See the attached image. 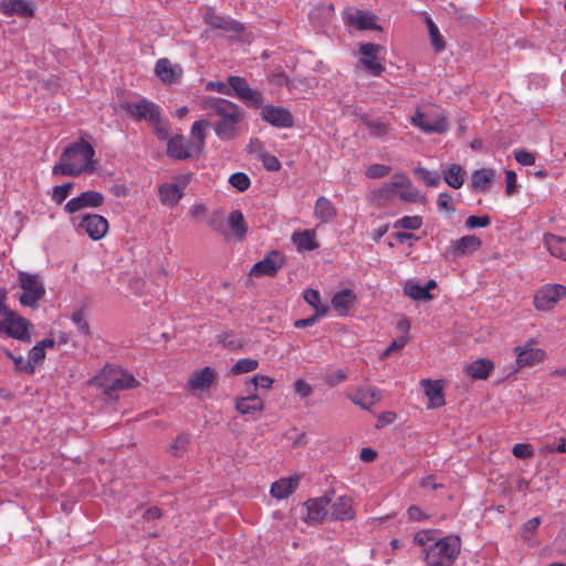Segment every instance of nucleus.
<instances>
[{
    "label": "nucleus",
    "instance_id": "obj_56",
    "mask_svg": "<svg viewBox=\"0 0 566 566\" xmlns=\"http://www.w3.org/2000/svg\"><path fill=\"white\" fill-rule=\"evenodd\" d=\"M329 307H321V308H317V313L315 312L314 315L307 317V318H303V319H297L295 323H294V326L296 328H305V327H308V326H312L314 325L318 318L321 316H325L328 312Z\"/></svg>",
    "mask_w": 566,
    "mask_h": 566
},
{
    "label": "nucleus",
    "instance_id": "obj_2",
    "mask_svg": "<svg viewBox=\"0 0 566 566\" xmlns=\"http://www.w3.org/2000/svg\"><path fill=\"white\" fill-rule=\"evenodd\" d=\"M202 107L209 115H216L219 120L214 123V132L222 140H231L239 133V124L244 114L239 105L220 97H207Z\"/></svg>",
    "mask_w": 566,
    "mask_h": 566
},
{
    "label": "nucleus",
    "instance_id": "obj_64",
    "mask_svg": "<svg viewBox=\"0 0 566 566\" xmlns=\"http://www.w3.org/2000/svg\"><path fill=\"white\" fill-rule=\"evenodd\" d=\"M514 158L523 166H532L535 164V155L525 149L515 150Z\"/></svg>",
    "mask_w": 566,
    "mask_h": 566
},
{
    "label": "nucleus",
    "instance_id": "obj_5",
    "mask_svg": "<svg viewBox=\"0 0 566 566\" xmlns=\"http://www.w3.org/2000/svg\"><path fill=\"white\" fill-rule=\"evenodd\" d=\"M122 108L137 122L147 120L159 124L161 120L159 106L146 98L123 103Z\"/></svg>",
    "mask_w": 566,
    "mask_h": 566
},
{
    "label": "nucleus",
    "instance_id": "obj_33",
    "mask_svg": "<svg viewBox=\"0 0 566 566\" xmlns=\"http://www.w3.org/2000/svg\"><path fill=\"white\" fill-rule=\"evenodd\" d=\"M210 122L207 119L196 120L191 127V146L195 151L201 155L205 147L206 133L205 130L210 126Z\"/></svg>",
    "mask_w": 566,
    "mask_h": 566
},
{
    "label": "nucleus",
    "instance_id": "obj_51",
    "mask_svg": "<svg viewBox=\"0 0 566 566\" xmlns=\"http://www.w3.org/2000/svg\"><path fill=\"white\" fill-rule=\"evenodd\" d=\"M73 182H66L64 185L55 186L52 190L51 198L56 205H61L70 195L73 189Z\"/></svg>",
    "mask_w": 566,
    "mask_h": 566
},
{
    "label": "nucleus",
    "instance_id": "obj_49",
    "mask_svg": "<svg viewBox=\"0 0 566 566\" xmlns=\"http://www.w3.org/2000/svg\"><path fill=\"white\" fill-rule=\"evenodd\" d=\"M422 226V218L419 216H406L397 220L394 224L395 228H401L406 230H418Z\"/></svg>",
    "mask_w": 566,
    "mask_h": 566
},
{
    "label": "nucleus",
    "instance_id": "obj_19",
    "mask_svg": "<svg viewBox=\"0 0 566 566\" xmlns=\"http://www.w3.org/2000/svg\"><path fill=\"white\" fill-rule=\"evenodd\" d=\"M103 386L105 388V394L111 395L113 391L136 387L137 380L130 374L123 371H114L109 379Z\"/></svg>",
    "mask_w": 566,
    "mask_h": 566
},
{
    "label": "nucleus",
    "instance_id": "obj_11",
    "mask_svg": "<svg viewBox=\"0 0 566 566\" xmlns=\"http://www.w3.org/2000/svg\"><path fill=\"white\" fill-rule=\"evenodd\" d=\"M104 203V196L99 191L88 190L82 192L80 196L70 199L65 206L64 211L69 214L81 211L85 208H97Z\"/></svg>",
    "mask_w": 566,
    "mask_h": 566
},
{
    "label": "nucleus",
    "instance_id": "obj_18",
    "mask_svg": "<svg viewBox=\"0 0 566 566\" xmlns=\"http://www.w3.org/2000/svg\"><path fill=\"white\" fill-rule=\"evenodd\" d=\"M482 241L480 238L473 234L464 235L459 240L452 242L448 250V254H451L453 259L470 254L480 249Z\"/></svg>",
    "mask_w": 566,
    "mask_h": 566
},
{
    "label": "nucleus",
    "instance_id": "obj_7",
    "mask_svg": "<svg viewBox=\"0 0 566 566\" xmlns=\"http://www.w3.org/2000/svg\"><path fill=\"white\" fill-rule=\"evenodd\" d=\"M334 494L335 491L331 490L322 496L307 500L304 503L306 510L305 522L310 524H321L326 517H328L329 510L327 507L331 504Z\"/></svg>",
    "mask_w": 566,
    "mask_h": 566
},
{
    "label": "nucleus",
    "instance_id": "obj_42",
    "mask_svg": "<svg viewBox=\"0 0 566 566\" xmlns=\"http://www.w3.org/2000/svg\"><path fill=\"white\" fill-rule=\"evenodd\" d=\"M254 144L260 148L259 159L262 161L264 168L268 171L280 170V168H281L280 160L274 155L266 153L258 139L254 142ZM251 145H253V142L251 143Z\"/></svg>",
    "mask_w": 566,
    "mask_h": 566
},
{
    "label": "nucleus",
    "instance_id": "obj_25",
    "mask_svg": "<svg viewBox=\"0 0 566 566\" xmlns=\"http://www.w3.org/2000/svg\"><path fill=\"white\" fill-rule=\"evenodd\" d=\"M352 401L363 409L369 410L375 403L380 401L381 392L375 387L358 389L353 396Z\"/></svg>",
    "mask_w": 566,
    "mask_h": 566
},
{
    "label": "nucleus",
    "instance_id": "obj_46",
    "mask_svg": "<svg viewBox=\"0 0 566 566\" xmlns=\"http://www.w3.org/2000/svg\"><path fill=\"white\" fill-rule=\"evenodd\" d=\"M437 207L440 212L453 214L455 212V205L452 196L449 192H441L437 199Z\"/></svg>",
    "mask_w": 566,
    "mask_h": 566
},
{
    "label": "nucleus",
    "instance_id": "obj_59",
    "mask_svg": "<svg viewBox=\"0 0 566 566\" xmlns=\"http://www.w3.org/2000/svg\"><path fill=\"white\" fill-rule=\"evenodd\" d=\"M13 363L17 371L25 373L27 375H33L35 371L34 365L22 356L13 358Z\"/></svg>",
    "mask_w": 566,
    "mask_h": 566
},
{
    "label": "nucleus",
    "instance_id": "obj_24",
    "mask_svg": "<svg viewBox=\"0 0 566 566\" xmlns=\"http://www.w3.org/2000/svg\"><path fill=\"white\" fill-rule=\"evenodd\" d=\"M205 22L213 29L224 31L240 32L243 30L242 23L230 18L217 15L211 9L205 14Z\"/></svg>",
    "mask_w": 566,
    "mask_h": 566
},
{
    "label": "nucleus",
    "instance_id": "obj_36",
    "mask_svg": "<svg viewBox=\"0 0 566 566\" xmlns=\"http://www.w3.org/2000/svg\"><path fill=\"white\" fill-rule=\"evenodd\" d=\"M292 241L298 251H313L318 248V243L314 238V232L310 230L294 232Z\"/></svg>",
    "mask_w": 566,
    "mask_h": 566
},
{
    "label": "nucleus",
    "instance_id": "obj_14",
    "mask_svg": "<svg viewBox=\"0 0 566 566\" xmlns=\"http://www.w3.org/2000/svg\"><path fill=\"white\" fill-rule=\"evenodd\" d=\"M167 155L176 160L198 158L200 156L191 146V140L185 139L181 135H176L168 139Z\"/></svg>",
    "mask_w": 566,
    "mask_h": 566
},
{
    "label": "nucleus",
    "instance_id": "obj_21",
    "mask_svg": "<svg viewBox=\"0 0 566 566\" xmlns=\"http://www.w3.org/2000/svg\"><path fill=\"white\" fill-rule=\"evenodd\" d=\"M395 185L399 187L398 197L407 202H417L423 199L419 190L413 187L412 182L405 175H395Z\"/></svg>",
    "mask_w": 566,
    "mask_h": 566
},
{
    "label": "nucleus",
    "instance_id": "obj_55",
    "mask_svg": "<svg viewBox=\"0 0 566 566\" xmlns=\"http://www.w3.org/2000/svg\"><path fill=\"white\" fill-rule=\"evenodd\" d=\"M399 187L395 185V176L392 177V180L390 184L384 185L378 190V199L379 200H391L394 197L398 196Z\"/></svg>",
    "mask_w": 566,
    "mask_h": 566
},
{
    "label": "nucleus",
    "instance_id": "obj_6",
    "mask_svg": "<svg viewBox=\"0 0 566 566\" xmlns=\"http://www.w3.org/2000/svg\"><path fill=\"white\" fill-rule=\"evenodd\" d=\"M30 326L31 323L27 318L18 315L13 311L8 313V315L0 321V332L25 343H31V335L29 333Z\"/></svg>",
    "mask_w": 566,
    "mask_h": 566
},
{
    "label": "nucleus",
    "instance_id": "obj_27",
    "mask_svg": "<svg viewBox=\"0 0 566 566\" xmlns=\"http://www.w3.org/2000/svg\"><path fill=\"white\" fill-rule=\"evenodd\" d=\"M155 74L167 84L178 82L181 76V70L172 66L168 59H159L155 65Z\"/></svg>",
    "mask_w": 566,
    "mask_h": 566
},
{
    "label": "nucleus",
    "instance_id": "obj_31",
    "mask_svg": "<svg viewBox=\"0 0 566 566\" xmlns=\"http://www.w3.org/2000/svg\"><path fill=\"white\" fill-rule=\"evenodd\" d=\"M494 364L488 358L478 359L465 366V373L473 379H486L493 370Z\"/></svg>",
    "mask_w": 566,
    "mask_h": 566
},
{
    "label": "nucleus",
    "instance_id": "obj_53",
    "mask_svg": "<svg viewBox=\"0 0 566 566\" xmlns=\"http://www.w3.org/2000/svg\"><path fill=\"white\" fill-rule=\"evenodd\" d=\"M228 84L234 91L238 98L250 87L248 81L241 76H229Z\"/></svg>",
    "mask_w": 566,
    "mask_h": 566
},
{
    "label": "nucleus",
    "instance_id": "obj_17",
    "mask_svg": "<svg viewBox=\"0 0 566 566\" xmlns=\"http://www.w3.org/2000/svg\"><path fill=\"white\" fill-rule=\"evenodd\" d=\"M329 518L332 521H350L355 517L353 500L349 496H338L333 503L331 502Z\"/></svg>",
    "mask_w": 566,
    "mask_h": 566
},
{
    "label": "nucleus",
    "instance_id": "obj_22",
    "mask_svg": "<svg viewBox=\"0 0 566 566\" xmlns=\"http://www.w3.org/2000/svg\"><path fill=\"white\" fill-rule=\"evenodd\" d=\"M357 296L350 289H344L334 294L332 297V306L339 316L348 314L349 310L356 303Z\"/></svg>",
    "mask_w": 566,
    "mask_h": 566
},
{
    "label": "nucleus",
    "instance_id": "obj_44",
    "mask_svg": "<svg viewBox=\"0 0 566 566\" xmlns=\"http://www.w3.org/2000/svg\"><path fill=\"white\" fill-rule=\"evenodd\" d=\"M190 443V438L186 433H180L176 437L174 442L169 447V452L174 457H181Z\"/></svg>",
    "mask_w": 566,
    "mask_h": 566
},
{
    "label": "nucleus",
    "instance_id": "obj_32",
    "mask_svg": "<svg viewBox=\"0 0 566 566\" xmlns=\"http://www.w3.org/2000/svg\"><path fill=\"white\" fill-rule=\"evenodd\" d=\"M544 243L553 256L566 261V238L565 237L546 233L544 235Z\"/></svg>",
    "mask_w": 566,
    "mask_h": 566
},
{
    "label": "nucleus",
    "instance_id": "obj_45",
    "mask_svg": "<svg viewBox=\"0 0 566 566\" xmlns=\"http://www.w3.org/2000/svg\"><path fill=\"white\" fill-rule=\"evenodd\" d=\"M259 363L252 358H242L239 359L233 367L231 368V373L233 375H241L245 373L253 371L258 368Z\"/></svg>",
    "mask_w": 566,
    "mask_h": 566
},
{
    "label": "nucleus",
    "instance_id": "obj_47",
    "mask_svg": "<svg viewBox=\"0 0 566 566\" xmlns=\"http://www.w3.org/2000/svg\"><path fill=\"white\" fill-rule=\"evenodd\" d=\"M415 174L426 184L428 187H436L440 184V175L437 171H430L423 167L415 169Z\"/></svg>",
    "mask_w": 566,
    "mask_h": 566
},
{
    "label": "nucleus",
    "instance_id": "obj_4",
    "mask_svg": "<svg viewBox=\"0 0 566 566\" xmlns=\"http://www.w3.org/2000/svg\"><path fill=\"white\" fill-rule=\"evenodd\" d=\"M19 285L24 291L19 301L23 306L38 307V302L45 295V287L39 274L19 271Z\"/></svg>",
    "mask_w": 566,
    "mask_h": 566
},
{
    "label": "nucleus",
    "instance_id": "obj_13",
    "mask_svg": "<svg viewBox=\"0 0 566 566\" xmlns=\"http://www.w3.org/2000/svg\"><path fill=\"white\" fill-rule=\"evenodd\" d=\"M78 229L83 230L92 240L97 241L108 231V221L99 214H84L81 217Z\"/></svg>",
    "mask_w": 566,
    "mask_h": 566
},
{
    "label": "nucleus",
    "instance_id": "obj_57",
    "mask_svg": "<svg viewBox=\"0 0 566 566\" xmlns=\"http://www.w3.org/2000/svg\"><path fill=\"white\" fill-rule=\"evenodd\" d=\"M304 300L308 305H311L312 307L315 308L316 313H317V308L328 307V305L321 303L319 292L314 289H307L304 291Z\"/></svg>",
    "mask_w": 566,
    "mask_h": 566
},
{
    "label": "nucleus",
    "instance_id": "obj_54",
    "mask_svg": "<svg viewBox=\"0 0 566 566\" xmlns=\"http://www.w3.org/2000/svg\"><path fill=\"white\" fill-rule=\"evenodd\" d=\"M539 524H541L539 517H533V518L528 520L527 522H525L522 526V533H521L522 538L526 542H530L532 536L537 531Z\"/></svg>",
    "mask_w": 566,
    "mask_h": 566
},
{
    "label": "nucleus",
    "instance_id": "obj_10",
    "mask_svg": "<svg viewBox=\"0 0 566 566\" xmlns=\"http://www.w3.org/2000/svg\"><path fill=\"white\" fill-rule=\"evenodd\" d=\"M285 260L281 252L273 250L269 252L264 259L256 262L250 270L252 276H275L276 273L284 266Z\"/></svg>",
    "mask_w": 566,
    "mask_h": 566
},
{
    "label": "nucleus",
    "instance_id": "obj_50",
    "mask_svg": "<svg viewBox=\"0 0 566 566\" xmlns=\"http://www.w3.org/2000/svg\"><path fill=\"white\" fill-rule=\"evenodd\" d=\"M73 324L76 326L80 334L88 336L91 334L90 325L86 321L85 313L83 310L74 312L71 316Z\"/></svg>",
    "mask_w": 566,
    "mask_h": 566
},
{
    "label": "nucleus",
    "instance_id": "obj_41",
    "mask_svg": "<svg viewBox=\"0 0 566 566\" xmlns=\"http://www.w3.org/2000/svg\"><path fill=\"white\" fill-rule=\"evenodd\" d=\"M403 292L415 301H428L432 298V295L427 291V289H424V286L412 281L406 282Z\"/></svg>",
    "mask_w": 566,
    "mask_h": 566
},
{
    "label": "nucleus",
    "instance_id": "obj_34",
    "mask_svg": "<svg viewBox=\"0 0 566 566\" xmlns=\"http://www.w3.org/2000/svg\"><path fill=\"white\" fill-rule=\"evenodd\" d=\"M315 217L323 223L332 221L336 217V208L326 197H319L315 202Z\"/></svg>",
    "mask_w": 566,
    "mask_h": 566
},
{
    "label": "nucleus",
    "instance_id": "obj_40",
    "mask_svg": "<svg viewBox=\"0 0 566 566\" xmlns=\"http://www.w3.org/2000/svg\"><path fill=\"white\" fill-rule=\"evenodd\" d=\"M361 122L368 129L369 135L375 138H381L385 135H387L390 130L389 124L380 119L363 116Z\"/></svg>",
    "mask_w": 566,
    "mask_h": 566
},
{
    "label": "nucleus",
    "instance_id": "obj_30",
    "mask_svg": "<svg viewBox=\"0 0 566 566\" xmlns=\"http://www.w3.org/2000/svg\"><path fill=\"white\" fill-rule=\"evenodd\" d=\"M216 377V373L210 367H205L200 370L195 371L190 379L189 386L193 390H203L211 386Z\"/></svg>",
    "mask_w": 566,
    "mask_h": 566
},
{
    "label": "nucleus",
    "instance_id": "obj_3",
    "mask_svg": "<svg viewBox=\"0 0 566 566\" xmlns=\"http://www.w3.org/2000/svg\"><path fill=\"white\" fill-rule=\"evenodd\" d=\"M460 551L459 536H444L423 549V560L428 566H452Z\"/></svg>",
    "mask_w": 566,
    "mask_h": 566
},
{
    "label": "nucleus",
    "instance_id": "obj_43",
    "mask_svg": "<svg viewBox=\"0 0 566 566\" xmlns=\"http://www.w3.org/2000/svg\"><path fill=\"white\" fill-rule=\"evenodd\" d=\"M240 99L249 107L259 108L262 106L264 98L261 92L252 90L249 87L243 95L240 96Z\"/></svg>",
    "mask_w": 566,
    "mask_h": 566
},
{
    "label": "nucleus",
    "instance_id": "obj_26",
    "mask_svg": "<svg viewBox=\"0 0 566 566\" xmlns=\"http://www.w3.org/2000/svg\"><path fill=\"white\" fill-rule=\"evenodd\" d=\"M0 8L6 15L32 17L34 12L32 2L24 0H2Z\"/></svg>",
    "mask_w": 566,
    "mask_h": 566
},
{
    "label": "nucleus",
    "instance_id": "obj_15",
    "mask_svg": "<svg viewBox=\"0 0 566 566\" xmlns=\"http://www.w3.org/2000/svg\"><path fill=\"white\" fill-rule=\"evenodd\" d=\"M382 50V46L374 43L360 44L359 52L364 55L360 59V63L370 72L373 75H380L385 67L377 61L378 53Z\"/></svg>",
    "mask_w": 566,
    "mask_h": 566
},
{
    "label": "nucleus",
    "instance_id": "obj_28",
    "mask_svg": "<svg viewBox=\"0 0 566 566\" xmlns=\"http://www.w3.org/2000/svg\"><path fill=\"white\" fill-rule=\"evenodd\" d=\"M300 478L291 476L286 479H280L271 485L270 493L273 497L282 500L287 497L298 485Z\"/></svg>",
    "mask_w": 566,
    "mask_h": 566
},
{
    "label": "nucleus",
    "instance_id": "obj_60",
    "mask_svg": "<svg viewBox=\"0 0 566 566\" xmlns=\"http://www.w3.org/2000/svg\"><path fill=\"white\" fill-rule=\"evenodd\" d=\"M408 342H409V338L406 335H401V336L397 337L385 349V352L382 353L381 357L382 358L389 357L394 352L403 348L407 345Z\"/></svg>",
    "mask_w": 566,
    "mask_h": 566
},
{
    "label": "nucleus",
    "instance_id": "obj_12",
    "mask_svg": "<svg viewBox=\"0 0 566 566\" xmlns=\"http://www.w3.org/2000/svg\"><path fill=\"white\" fill-rule=\"evenodd\" d=\"M261 117L263 120L277 128H291L294 126L293 115L289 109L281 106H263Z\"/></svg>",
    "mask_w": 566,
    "mask_h": 566
},
{
    "label": "nucleus",
    "instance_id": "obj_16",
    "mask_svg": "<svg viewBox=\"0 0 566 566\" xmlns=\"http://www.w3.org/2000/svg\"><path fill=\"white\" fill-rule=\"evenodd\" d=\"M514 353L516 354V364L520 368L532 367L543 361L545 358V352L541 348L533 347L532 342L524 346L514 347Z\"/></svg>",
    "mask_w": 566,
    "mask_h": 566
},
{
    "label": "nucleus",
    "instance_id": "obj_8",
    "mask_svg": "<svg viewBox=\"0 0 566 566\" xmlns=\"http://www.w3.org/2000/svg\"><path fill=\"white\" fill-rule=\"evenodd\" d=\"M411 123L428 134H442L449 129L447 117L437 114L423 113L420 109L416 111L411 117Z\"/></svg>",
    "mask_w": 566,
    "mask_h": 566
},
{
    "label": "nucleus",
    "instance_id": "obj_48",
    "mask_svg": "<svg viewBox=\"0 0 566 566\" xmlns=\"http://www.w3.org/2000/svg\"><path fill=\"white\" fill-rule=\"evenodd\" d=\"M427 25L433 48L438 52L442 51L446 48V43L439 32L438 27L430 18H427Z\"/></svg>",
    "mask_w": 566,
    "mask_h": 566
},
{
    "label": "nucleus",
    "instance_id": "obj_9",
    "mask_svg": "<svg viewBox=\"0 0 566 566\" xmlns=\"http://www.w3.org/2000/svg\"><path fill=\"white\" fill-rule=\"evenodd\" d=\"M566 294L562 284H547L539 289L534 296V305L538 311H548Z\"/></svg>",
    "mask_w": 566,
    "mask_h": 566
},
{
    "label": "nucleus",
    "instance_id": "obj_61",
    "mask_svg": "<svg viewBox=\"0 0 566 566\" xmlns=\"http://www.w3.org/2000/svg\"><path fill=\"white\" fill-rule=\"evenodd\" d=\"M219 342L230 349H238L242 346L241 339L235 337L233 333H223L222 335H219Z\"/></svg>",
    "mask_w": 566,
    "mask_h": 566
},
{
    "label": "nucleus",
    "instance_id": "obj_35",
    "mask_svg": "<svg viewBox=\"0 0 566 566\" xmlns=\"http://www.w3.org/2000/svg\"><path fill=\"white\" fill-rule=\"evenodd\" d=\"M444 181L453 189H459L464 184L465 170L458 164H452L442 170Z\"/></svg>",
    "mask_w": 566,
    "mask_h": 566
},
{
    "label": "nucleus",
    "instance_id": "obj_38",
    "mask_svg": "<svg viewBox=\"0 0 566 566\" xmlns=\"http://www.w3.org/2000/svg\"><path fill=\"white\" fill-rule=\"evenodd\" d=\"M228 223L237 239L242 240L248 231V226L240 210H233L228 217Z\"/></svg>",
    "mask_w": 566,
    "mask_h": 566
},
{
    "label": "nucleus",
    "instance_id": "obj_1",
    "mask_svg": "<svg viewBox=\"0 0 566 566\" xmlns=\"http://www.w3.org/2000/svg\"><path fill=\"white\" fill-rule=\"evenodd\" d=\"M94 147L80 138L64 148L60 160L52 168L53 176L78 177L84 172L95 170Z\"/></svg>",
    "mask_w": 566,
    "mask_h": 566
},
{
    "label": "nucleus",
    "instance_id": "obj_58",
    "mask_svg": "<svg viewBox=\"0 0 566 566\" xmlns=\"http://www.w3.org/2000/svg\"><path fill=\"white\" fill-rule=\"evenodd\" d=\"M491 224V218L489 216H470L465 220L467 229L485 228Z\"/></svg>",
    "mask_w": 566,
    "mask_h": 566
},
{
    "label": "nucleus",
    "instance_id": "obj_52",
    "mask_svg": "<svg viewBox=\"0 0 566 566\" xmlns=\"http://www.w3.org/2000/svg\"><path fill=\"white\" fill-rule=\"evenodd\" d=\"M229 182L239 191H245L251 185L249 176L244 172L232 174L229 178Z\"/></svg>",
    "mask_w": 566,
    "mask_h": 566
},
{
    "label": "nucleus",
    "instance_id": "obj_63",
    "mask_svg": "<svg viewBox=\"0 0 566 566\" xmlns=\"http://www.w3.org/2000/svg\"><path fill=\"white\" fill-rule=\"evenodd\" d=\"M512 453L517 459H530L533 455V448L527 443H517L513 447Z\"/></svg>",
    "mask_w": 566,
    "mask_h": 566
},
{
    "label": "nucleus",
    "instance_id": "obj_37",
    "mask_svg": "<svg viewBox=\"0 0 566 566\" xmlns=\"http://www.w3.org/2000/svg\"><path fill=\"white\" fill-rule=\"evenodd\" d=\"M235 409L242 415L253 413L263 409V401L256 395H250L237 400Z\"/></svg>",
    "mask_w": 566,
    "mask_h": 566
},
{
    "label": "nucleus",
    "instance_id": "obj_62",
    "mask_svg": "<svg viewBox=\"0 0 566 566\" xmlns=\"http://www.w3.org/2000/svg\"><path fill=\"white\" fill-rule=\"evenodd\" d=\"M390 172V167L386 165L374 164L366 170V176L369 178H382Z\"/></svg>",
    "mask_w": 566,
    "mask_h": 566
},
{
    "label": "nucleus",
    "instance_id": "obj_20",
    "mask_svg": "<svg viewBox=\"0 0 566 566\" xmlns=\"http://www.w3.org/2000/svg\"><path fill=\"white\" fill-rule=\"evenodd\" d=\"M345 22L358 30H380V27L375 23L374 14L358 9L347 12L345 15Z\"/></svg>",
    "mask_w": 566,
    "mask_h": 566
},
{
    "label": "nucleus",
    "instance_id": "obj_29",
    "mask_svg": "<svg viewBox=\"0 0 566 566\" xmlns=\"http://www.w3.org/2000/svg\"><path fill=\"white\" fill-rule=\"evenodd\" d=\"M494 170L482 168L474 170L471 176L470 186L474 191H485L494 181Z\"/></svg>",
    "mask_w": 566,
    "mask_h": 566
},
{
    "label": "nucleus",
    "instance_id": "obj_23",
    "mask_svg": "<svg viewBox=\"0 0 566 566\" xmlns=\"http://www.w3.org/2000/svg\"><path fill=\"white\" fill-rule=\"evenodd\" d=\"M421 384L424 388V394L429 399L430 408H439L446 403L441 380L423 379Z\"/></svg>",
    "mask_w": 566,
    "mask_h": 566
},
{
    "label": "nucleus",
    "instance_id": "obj_39",
    "mask_svg": "<svg viewBox=\"0 0 566 566\" xmlns=\"http://www.w3.org/2000/svg\"><path fill=\"white\" fill-rule=\"evenodd\" d=\"M159 196L164 205L175 206L180 200L182 193L178 185L164 184L159 188Z\"/></svg>",
    "mask_w": 566,
    "mask_h": 566
}]
</instances>
